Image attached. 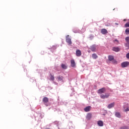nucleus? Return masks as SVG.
<instances>
[{
  "label": "nucleus",
  "mask_w": 129,
  "mask_h": 129,
  "mask_svg": "<svg viewBox=\"0 0 129 129\" xmlns=\"http://www.w3.org/2000/svg\"><path fill=\"white\" fill-rule=\"evenodd\" d=\"M90 50L92 52H96V51L97 50V46H96V45H95V44H94V45L91 46Z\"/></svg>",
  "instance_id": "nucleus-1"
},
{
  "label": "nucleus",
  "mask_w": 129,
  "mask_h": 129,
  "mask_svg": "<svg viewBox=\"0 0 129 129\" xmlns=\"http://www.w3.org/2000/svg\"><path fill=\"white\" fill-rule=\"evenodd\" d=\"M129 65L128 61H124L121 63V66L122 68H125V67H127Z\"/></svg>",
  "instance_id": "nucleus-2"
},
{
  "label": "nucleus",
  "mask_w": 129,
  "mask_h": 129,
  "mask_svg": "<svg viewBox=\"0 0 129 129\" xmlns=\"http://www.w3.org/2000/svg\"><path fill=\"white\" fill-rule=\"evenodd\" d=\"M66 41L69 45H71L72 44V41H71V39L69 38V35L66 36Z\"/></svg>",
  "instance_id": "nucleus-3"
},
{
  "label": "nucleus",
  "mask_w": 129,
  "mask_h": 129,
  "mask_svg": "<svg viewBox=\"0 0 129 129\" xmlns=\"http://www.w3.org/2000/svg\"><path fill=\"white\" fill-rule=\"evenodd\" d=\"M100 97L102 99H105V98H108V97H109V94L107 93V94H105V95L102 94L100 95Z\"/></svg>",
  "instance_id": "nucleus-4"
},
{
  "label": "nucleus",
  "mask_w": 129,
  "mask_h": 129,
  "mask_svg": "<svg viewBox=\"0 0 129 129\" xmlns=\"http://www.w3.org/2000/svg\"><path fill=\"white\" fill-rule=\"evenodd\" d=\"M125 41H126V43L124 44L125 47H129V37H126L125 38Z\"/></svg>",
  "instance_id": "nucleus-5"
},
{
  "label": "nucleus",
  "mask_w": 129,
  "mask_h": 129,
  "mask_svg": "<svg viewBox=\"0 0 129 129\" xmlns=\"http://www.w3.org/2000/svg\"><path fill=\"white\" fill-rule=\"evenodd\" d=\"M105 88H102L98 90V93H99V94H102V93L105 92Z\"/></svg>",
  "instance_id": "nucleus-6"
},
{
  "label": "nucleus",
  "mask_w": 129,
  "mask_h": 129,
  "mask_svg": "<svg viewBox=\"0 0 129 129\" xmlns=\"http://www.w3.org/2000/svg\"><path fill=\"white\" fill-rule=\"evenodd\" d=\"M76 55L77 57H80L82 55L81 50L80 49H77L76 51Z\"/></svg>",
  "instance_id": "nucleus-7"
},
{
  "label": "nucleus",
  "mask_w": 129,
  "mask_h": 129,
  "mask_svg": "<svg viewBox=\"0 0 129 129\" xmlns=\"http://www.w3.org/2000/svg\"><path fill=\"white\" fill-rule=\"evenodd\" d=\"M90 109H91V106H88L85 107L84 109V110L85 111H86V112H88V111H90Z\"/></svg>",
  "instance_id": "nucleus-8"
},
{
  "label": "nucleus",
  "mask_w": 129,
  "mask_h": 129,
  "mask_svg": "<svg viewBox=\"0 0 129 129\" xmlns=\"http://www.w3.org/2000/svg\"><path fill=\"white\" fill-rule=\"evenodd\" d=\"M92 117V114L91 113H88L87 114L86 118H87V119H88V120H89L90 119H91Z\"/></svg>",
  "instance_id": "nucleus-9"
},
{
  "label": "nucleus",
  "mask_w": 129,
  "mask_h": 129,
  "mask_svg": "<svg viewBox=\"0 0 129 129\" xmlns=\"http://www.w3.org/2000/svg\"><path fill=\"white\" fill-rule=\"evenodd\" d=\"M101 34H102L103 35H105L106 34H107V30L106 29H102L101 30Z\"/></svg>",
  "instance_id": "nucleus-10"
},
{
  "label": "nucleus",
  "mask_w": 129,
  "mask_h": 129,
  "mask_svg": "<svg viewBox=\"0 0 129 129\" xmlns=\"http://www.w3.org/2000/svg\"><path fill=\"white\" fill-rule=\"evenodd\" d=\"M42 101L44 103H47V102H49V98L45 97L43 98Z\"/></svg>",
  "instance_id": "nucleus-11"
},
{
  "label": "nucleus",
  "mask_w": 129,
  "mask_h": 129,
  "mask_svg": "<svg viewBox=\"0 0 129 129\" xmlns=\"http://www.w3.org/2000/svg\"><path fill=\"white\" fill-rule=\"evenodd\" d=\"M115 103L114 102L111 103V104H109L107 107L108 108H109V109H110V108H112V107H113L114 106Z\"/></svg>",
  "instance_id": "nucleus-12"
},
{
  "label": "nucleus",
  "mask_w": 129,
  "mask_h": 129,
  "mask_svg": "<svg viewBox=\"0 0 129 129\" xmlns=\"http://www.w3.org/2000/svg\"><path fill=\"white\" fill-rule=\"evenodd\" d=\"M71 66L72 67H75V61L74 60V59H72L71 60Z\"/></svg>",
  "instance_id": "nucleus-13"
},
{
  "label": "nucleus",
  "mask_w": 129,
  "mask_h": 129,
  "mask_svg": "<svg viewBox=\"0 0 129 129\" xmlns=\"http://www.w3.org/2000/svg\"><path fill=\"white\" fill-rule=\"evenodd\" d=\"M98 125L99 126H103V122L101 120H99L98 121Z\"/></svg>",
  "instance_id": "nucleus-14"
},
{
  "label": "nucleus",
  "mask_w": 129,
  "mask_h": 129,
  "mask_svg": "<svg viewBox=\"0 0 129 129\" xmlns=\"http://www.w3.org/2000/svg\"><path fill=\"white\" fill-rule=\"evenodd\" d=\"M112 50L114 52H119L120 49L118 47H113Z\"/></svg>",
  "instance_id": "nucleus-15"
},
{
  "label": "nucleus",
  "mask_w": 129,
  "mask_h": 129,
  "mask_svg": "<svg viewBox=\"0 0 129 129\" xmlns=\"http://www.w3.org/2000/svg\"><path fill=\"white\" fill-rule=\"evenodd\" d=\"M115 115L116 117H118L119 118H120V117H121V115H120V112H116L115 113Z\"/></svg>",
  "instance_id": "nucleus-16"
},
{
  "label": "nucleus",
  "mask_w": 129,
  "mask_h": 129,
  "mask_svg": "<svg viewBox=\"0 0 129 129\" xmlns=\"http://www.w3.org/2000/svg\"><path fill=\"white\" fill-rule=\"evenodd\" d=\"M63 79L64 78L62 76H59L58 77H57V79L58 81H63Z\"/></svg>",
  "instance_id": "nucleus-17"
},
{
  "label": "nucleus",
  "mask_w": 129,
  "mask_h": 129,
  "mask_svg": "<svg viewBox=\"0 0 129 129\" xmlns=\"http://www.w3.org/2000/svg\"><path fill=\"white\" fill-rule=\"evenodd\" d=\"M92 56L93 59H97V58L98 57L96 53L92 54Z\"/></svg>",
  "instance_id": "nucleus-18"
},
{
  "label": "nucleus",
  "mask_w": 129,
  "mask_h": 129,
  "mask_svg": "<svg viewBox=\"0 0 129 129\" xmlns=\"http://www.w3.org/2000/svg\"><path fill=\"white\" fill-rule=\"evenodd\" d=\"M108 58L109 61H112L114 59V57H113V56H112V55H109Z\"/></svg>",
  "instance_id": "nucleus-19"
},
{
  "label": "nucleus",
  "mask_w": 129,
  "mask_h": 129,
  "mask_svg": "<svg viewBox=\"0 0 129 129\" xmlns=\"http://www.w3.org/2000/svg\"><path fill=\"white\" fill-rule=\"evenodd\" d=\"M61 68L62 69H67V66L66 64H61Z\"/></svg>",
  "instance_id": "nucleus-20"
},
{
  "label": "nucleus",
  "mask_w": 129,
  "mask_h": 129,
  "mask_svg": "<svg viewBox=\"0 0 129 129\" xmlns=\"http://www.w3.org/2000/svg\"><path fill=\"white\" fill-rule=\"evenodd\" d=\"M120 129H129L128 126H123L120 128Z\"/></svg>",
  "instance_id": "nucleus-21"
},
{
  "label": "nucleus",
  "mask_w": 129,
  "mask_h": 129,
  "mask_svg": "<svg viewBox=\"0 0 129 129\" xmlns=\"http://www.w3.org/2000/svg\"><path fill=\"white\" fill-rule=\"evenodd\" d=\"M112 63L113 64H117V61L114 59V58L112 60Z\"/></svg>",
  "instance_id": "nucleus-22"
},
{
  "label": "nucleus",
  "mask_w": 129,
  "mask_h": 129,
  "mask_svg": "<svg viewBox=\"0 0 129 129\" xmlns=\"http://www.w3.org/2000/svg\"><path fill=\"white\" fill-rule=\"evenodd\" d=\"M126 34V35H128V33H129V28H127L125 31Z\"/></svg>",
  "instance_id": "nucleus-23"
},
{
  "label": "nucleus",
  "mask_w": 129,
  "mask_h": 129,
  "mask_svg": "<svg viewBox=\"0 0 129 129\" xmlns=\"http://www.w3.org/2000/svg\"><path fill=\"white\" fill-rule=\"evenodd\" d=\"M125 28H129V22L126 23L124 26Z\"/></svg>",
  "instance_id": "nucleus-24"
},
{
  "label": "nucleus",
  "mask_w": 129,
  "mask_h": 129,
  "mask_svg": "<svg viewBox=\"0 0 129 129\" xmlns=\"http://www.w3.org/2000/svg\"><path fill=\"white\" fill-rule=\"evenodd\" d=\"M50 79H51L52 81H54V76H52V75H50Z\"/></svg>",
  "instance_id": "nucleus-25"
},
{
  "label": "nucleus",
  "mask_w": 129,
  "mask_h": 129,
  "mask_svg": "<svg viewBox=\"0 0 129 129\" xmlns=\"http://www.w3.org/2000/svg\"><path fill=\"white\" fill-rule=\"evenodd\" d=\"M126 58H127V59H129V52L126 54Z\"/></svg>",
  "instance_id": "nucleus-26"
},
{
  "label": "nucleus",
  "mask_w": 129,
  "mask_h": 129,
  "mask_svg": "<svg viewBox=\"0 0 129 129\" xmlns=\"http://www.w3.org/2000/svg\"><path fill=\"white\" fill-rule=\"evenodd\" d=\"M124 111H125V112L129 111V108H127L126 109L124 110Z\"/></svg>",
  "instance_id": "nucleus-27"
},
{
  "label": "nucleus",
  "mask_w": 129,
  "mask_h": 129,
  "mask_svg": "<svg viewBox=\"0 0 129 129\" xmlns=\"http://www.w3.org/2000/svg\"><path fill=\"white\" fill-rule=\"evenodd\" d=\"M114 42H118V40H117V39H115L114 41Z\"/></svg>",
  "instance_id": "nucleus-28"
},
{
  "label": "nucleus",
  "mask_w": 129,
  "mask_h": 129,
  "mask_svg": "<svg viewBox=\"0 0 129 129\" xmlns=\"http://www.w3.org/2000/svg\"><path fill=\"white\" fill-rule=\"evenodd\" d=\"M125 21H126V19H124V20H123V21H124V22H125Z\"/></svg>",
  "instance_id": "nucleus-29"
},
{
  "label": "nucleus",
  "mask_w": 129,
  "mask_h": 129,
  "mask_svg": "<svg viewBox=\"0 0 129 129\" xmlns=\"http://www.w3.org/2000/svg\"><path fill=\"white\" fill-rule=\"evenodd\" d=\"M115 25H118V23H115Z\"/></svg>",
  "instance_id": "nucleus-30"
}]
</instances>
